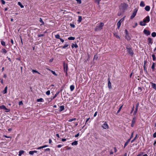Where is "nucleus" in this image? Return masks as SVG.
I'll list each match as a JSON object with an SVG mask.
<instances>
[{"label": "nucleus", "instance_id": "1", "mask_svg": "<svg viewBox=\"0 0 156 156\" xmlns=\"http://www.w3.org/2000/svg\"><path fill=\"white\" fill-rule=\"evenodd\" d=\"M104 24L103 23H101L98 24L95 28V30L96 31H99L103 28Z\"/></svg>", "mask_w": 156, "mask_h": 156}, {"label": "nucleus", "instance_id": "2", "mask_svg": "<svg viewBox=\"0 0 156 156\" xmlns=\"http://www.w3.org/2000/svg\"><path fill=\"white\" fill-rule=\"evenodd\" d=\"M126 48L127 49V52L129 55H130L132 56H133V55L134 53L131 48L128 46H126Z\"/></svg>", "mask_w": 156, "mask_h": 156}, {"label": "nucleus", "instance_id": "3", "mask_svg": "<svg viewBox=\"0 0 156 156\" xmlns=\"http://www.w3.org/2000/svg\"><path fill=\"white\" fill-rule=\"evenodd\" d=\"M125 16L124 17L122 18L117 23V26L118 29H119L121 26V23L124 20Z\"/></svg>", "mask_w": 156, "mask_h": 156}, {"label": "nucleus", "instance_id": "4", "mask_svg": "<svg viewBox=\"0 0 156 156\" xmlns=\"http://www.w3.org/2000/svg\"><path fill=\"white\" fill-rule=\"evenodd\" d=\"M137 11V9H134L133 12L130 17V18L131 19H133V18L135 17V16L136 15Z\"/></svg>", "mask_w": 156, "mask_h": 156}, {"label": "nucleus", "instance_id": "5", "mask_svg": "<svg viewBox=\"0 0 156 156\" xmlns=\"http://www.w3.org/2000/svg\"><path fill=\"white\" fill-rule=\"evenodd\" d=\"M143 21L145 23H148L150 21V17L147 16L143 20Z\"/></svg>", "mask_w": 156, "mask_h": 156}, {"label": "nucleus", "instance_id": "6", "mask_svg": "<svg viewBox=\"0 0 156 156\" xmlns=\"http://www.w3.org/2000/svg\"><path fill=\"white\" fill-rule=\"evenodd\" d=\"M102 127L104 129H108V126L106 122H105L102 125Z\"/></svg>", "mask_w": 156, "mask_h": 156}, {"label": "nucleus", "instance_id": "7", "mask_svg": "<svg viewBox=\"0 0 156 156\" xmlns=\"http://www.w3.org/2000/svg\"><path fill=\"white\" fill-rule=\"evenodd\" d=\"M136 117H133V119L132 120V124H131V127H133L134 126V124L136 122Z\"/></svg>", "mask_w": 156, "mask_h": 156}, {"label": "nucleus", "instance_id": "8", "mask_svg": "<svg viewBox=\"0 0 156 156\" xmlns=\"http://www.w3.org/2000/svg\"><path fill=\"white\" fill-rule=\"evenodd\" d=\"M144 32L145 34L147 36L149 35L150 34V31L146 29L144 30Z\"/></svg>", "mask_w": 156, "mask_h": 156}, {"label": "nucleus", "instance_id": "9", "mask_svg": "<svg viewBox=\"0 0 156 156\" xmlns=\"http://www.w3.org/2000/svg\"><path fill=\"white\" fill-rule=\"evenodd\" d=\"M63 67L64 72L67 71L68 66L67 65H66L65 63H64L63 64Z\"/></svg>", "mask_w": 156, "mask_h": 156}, {"label": "nucleus", "instance_id": "10", "mask_svg": "<svg viewBox=\"0 0 156 156\" xmlns=\"http://www.w3.org/2000/svg\"><path fill=\"white\" fill-rule=\"evenodd\" d=\"M151 84V87L155 90H156V84L153 83H150Z\"/></svg>", "mask_w": 156, "mask_h": 156}, {"label": "nucleus", "instance_id": "11", "mask_svg": "<svg viewBox=\"0 0 156 156\" xmlns=\"http://www.w3.org/2000/svg\"><path fill=\"white\" fill-rule=\"evenodd\" d=\"M0 108L1 109H3L5 110H8V109L4 105L0 106Z\"/></svg>", "mask_w": 156, "mask_h": 156}, {"label": "nucleus", "instance_id": "12", "mask_svg": "<svg viewBox=\"0 0 156 156\" xmlns=\"http://www.w3.org/2000/svg\"><path fill=\"white\" fill-rule=\"evenodd\" d=\"M140 24L142 26H145L146 24L143 21H140Z\"/></svg>", "mask_w": 156, "mask_h": 156}, {"label": "nucleus", "instance_id": "13", "mask_svg": "<svg viewBox=\"0 0 156 156\" xmlns=\"http://www.w3.org/2000/svg\"><path fill=\"white\" fill-rule=\"evenodd\" d=\"M72 48H73L74 47H75L76 48L78 47V46L77 45V44H76V43H75V44L73 43L72 44Z\"/></svg>", "mask_w": 156, "mask_h": 156}, {"label": "nucleus", "instance_id": "14", "mask_svg": "<svg viewBox=\"0 0 156 156\" xmlns=\"http://www.w3.org/2000/svg\"><path fill=\"white\" fill-rule=\"evenodd\" d=\"M130 139H128L127 141L125 143L124 145V148H125L129 144V142H130Z\"/></svg>", "mask_w": 156, "mask_h": 156}, {"label": "nucleus", "instance_id": "15", "mask_svg": "<svg viewBox=\"0 0 156 156\" xmlns=\"http://www.w3.org/2000/svg\"><path fill=\"white\" fill-rule=\"evenodd\" d=\"M150 7L149 6H146L145 8V9L147 11H149L150 10Z\"/></svg>", "mask_w": 156, "mask_h": 156}, {"label": "nucleus", "instance_id": "16", "mask_svg": "<svg viewBox=\"0 0 156 156\" xmlns=\"http://www.w3.org/2000/svg\"><path fill=\"white\" fill-rule=\"evenodd\" d=\"M64 109V106L63 105L61 106H60V109L59 110V112H61Z\"/></svg>", "mask_w": 156, "mask_h": 156}, {"label": "nucleus", "instance_id": "17", "mask_svg": "<svg viewBox=\"0 0 156 156\" xmlns=\"http://www.w3.org/2000/svg\"><path fill=\"white\" fill-rule=\"evenodd\" d=\"M148 41L149 44H152L153 42L152 40V39L150 37H149L148 39Z\"/></svg>", "mask_w": 156, "mask_h": 156}, {"label": "nucleus", "instance_id": "18", "mask_svg": "<svg viewBox=\"0 0 156 156\" xmlns=\"http://www.w3.org/2000/svg\"><path fill=\"white\" fill-rule=\"evenodd\" d=\"M24 153V151L23 150H21L19 151V156H21L22 154Z\"/></svg>", "mask_w": 156, "mask_h": 156}, {"label": "nucleus", "instance_id": "19", "mask_svg": "<svg viewBox=\"0 0 156 156\" xmlns=\"http://www.w3.org/2000/svg\"><path fill=\"white\" fill-rule=\"evenodd\" d=\"M145 5L144 2L141 1L140 4V6L141 7H143Z\"/></svg>", "mask_w": 156, "mask_h": 156}, {"label": "nucleus", "instance_id": "20", "mask_svg": "<svg viewBox=\"0 0 156 156\" xmlns=\"http://www.w3.org/2000/svg\"><path fill=\"white\" fill-rule=\"evenodd\" d=\"M78 144L77 141H75L72 143V145H76Z\"/></svg>", "mask_w": 156, "mask_h": 156}, {"label": "nucleus", "instance_id": "21", "mask_svg": "<svg viewBox=\"0 0 156 156\" xmlns=\"http://www.w3.org/2000/svg\"><path fill=\"white\" fill-rule=\"evenodd\" d=\"M82 17L81 16H78V21L79 22V23H80V22H81L82 20Z\"/></svg>", "mask_w": 156, "mask_h": 156}, {"label": "nucleus", "instance_id": "22", "mask_svg": "<svg viewBox=\"0 0 156 156\" xmlns=\"http://www.w3.org/2000/svg\"><path fill=\"white\" fill-rule=\"evenodd\" d=\"M7 87H5L4 90L3 91V92L4 94H6L7 92Z\"/></svg>", "mask_w": 156, "mask_h": 156}, {"label": "nucleus", "instance_id": "23", "mask_svg": "<svg viewBox=\"0 0 156 156\" xmlns=\"http://www.w3.org/2000/svg\"><path fill=\"white\" fill-rule=\"evenodd\" d=\"M70 89L71 91H72L74 89V87L73 85H72L70 86Z\"/></svg>", "mask_w": 156, "mask_h": 156}, {"label": "nucleus", "instance_id": "24", "mask_svg": "<svg viewBox=\"0 0 156 156\" xmlns=\"http://www.w3.org/2000/svg\"><path fill=\"white\" fill-rule=\"evenodd\" d=\"M39 21L42 23V24L41 25H43L44 24V23L42 19L41 18H40L39 19Z\"/></svg>", "mask_w": 156, "mask_h": 156}, {"label": "nucleus", "instance_id": "25", "mask_svg": "<svg viewBox=\"0 0 156 156\" xmlns=\"http://www.w3.org/2000/svg\"><path fill=\"white\" fill-rule=\"evenodd\" d=\"M37 102H42L44 101V100L42 98H40V99H37Z\"/></svg>", "mask_w": 156, "mask_h": 156}, {"label": "nucleus", "instance_id": "26", "mask_svg": "<svg viewBox=\"0 0 156 156\" xmlns=\"http://www.w3.org/2000/svg\"><path fill=\"white\" fill-rule=\"evenodd\" d=\"M75 39V37H70L68 38L69 40H73Z\"/></svg>", "mask_w": 156, "mask_h": 156}, {"label": "nucleus", "instance_id": "27", "mask_svg": "<svg viewBox=\"0 0 156 156\" xmlns=\"http://www.w3.org/2000/svg\"><path fill=\"white\" fill-rule=\"evenodd\" d=\"M1 51L4 54H5L7 52L6 50L5 49H2Z\"/></svg>", "mask_w": 156, "mask_h": 156}, {"label": "nucleus", "instance_id": "28", "mask_svg": "<svg viewBox=\"0 0 156 156\" xmlns=\"http://www.w3.org/2000/svg\"><path fill=\"white\" fill-rule=\"evenodd\" d=\"M155 63L153 62V65L151 66V68L153 69V71H154V67H155Z\"/></svg>", "mask_w": 156, "mask_h": 156}, {"label": "nucleus", "instance_id": "29", "mask_svg": "<svg viewBox=\"0 0 156 156\" xmlns=\"http://www.w3.org/2000/svg\"><path fill=\"white\" fill-rule=\"evenodd\" d=\"M137 134H136V136L134 137V138L131 141V143H132L134 141L136 140V138L137 137Z\"/></svg>", "mask_w": 156, "mask_h": 156}, {"label": "nucleus", "instance_id": "30", "mask_svg": "<svg viewBox=\"0 0 156 156\" xmlns=\"http://www.w3.org/2000/svg\"><path fill=\"white\" fill-rule=\"evenodd\" d=\"M151 36L153 37H155L156 36V33L155 32H153L151 34Z\"/></svg>", "mask_w": 156, "mask_h": 156}, {"label": "nucleus", "instance_id": "31", "mask_svg": "<svg viewBox=\"0 0 156 156\" xmlns=\"http://www.w3.org/2000/svg\"><path fill=\"white\" fill-rule=\"evenodd\" d=\"M76 120V118H74L73 119H70L68 121L69 122H71L73 121H75Z\"/></svg>", "mask_w": 156, "mask_h": 156}, {"label": "nucleus", "instance_id": "32", "mask_svg": "<svg viewBox=\"0 0 156 156\" xmlns=\"http://www.w3.org/2000/svg\"><path fill=\"white\" fill-rule=\"evenodd\" d=\"M69 46V45L68 44H65L64 45V46H63L62 48H65L66 47H67Z\"/></svg>", "mask_w": 156, "mask_h": 156}, {"label": "nucleus", "instance_id": "33", "mask_svg": "<svg viewBox=\"0 0 156 156\" xmlns=\"http://www.w3.org/2000/svg\"><path fill=\"white\" fill-rule=\"evenodd\" d=\"M152 58H153V61H155V60H156V58H155V56L154 55V54H152Z\"/></svg>", "mask_w": 156, "mask_h": 156}, {"label": "nucleus", "instance_id": "34", "mask_svg": "<svg viewBox=\"0 0 156 156\" xmlns=\"http://www.w3.org/2000/svg\"><path fill=\"white\" fill-rule=\"evenodd\" d=\"M55 37L56 38H57V39H60V36L59 34H56V35H55Z\"/></svg>", "mask_w": 156, "mask_h": 156}, {"label": "nucleus", "instance_id": "35", "mask_svg": "<svg viewBox=\"0 0 156 156\" xmlns=\"http://www.w3.org/2000/svg\"><path fill=\"white\" fill-rule=\"evenodd\" d=\"M18 4L19 5H20L21 8H23V6L21 4V3L20 2H18Z\"/></svg>", "mask_w": 156, "mask_h": 156}, {"label": "nucleus", "instance_id": "36", "mask_svg": "<svg viewBox=\"0 0 156 156\" xmlns=\"http://www.w3.org/2000/svg\"><path fill=\"white\" fill-rule=\"evenodd\" d=\"M108 87L109 88H111V83H110V82L109 81L108 82Z\"/></svg>", "mask_w": 156, "mask_h": 156}, {"label": "nucleus", "instance_id": "37", "mask_svg": "<svg viewBox=\"0 0 156 156\" xmlns=\"http://www.w3.org/2000/svg\"><path fill=\"white\" fill-rule=\"evenodd\" d=\"M1 44H2V45H3V46H5V42L4 41H1Z\"/></svg>", "mask_w": 156, "mask_h": 156}, {"label": "nucleus", "instance_id": "38", "mask_svg": "<svg viewBox=\"0 0 156 156\" xmlns=\"http://www.w3.org/2000/svg\"><path fill=\"white\" fill-rule=\"evenodd\" d=\"M137 110H138V109L136 108L134 112V113H133L134 115H135L136 114L137 112Z\"/></svg>", "mask_w": 156, "mask_h": 156}, {"label": "nucleus", "instance_id": "39", "mask_svg": "<svg viewBox=\"0 0 156 156\" xmlns=\"http://www.w3.org/2000/svg\"><path fill=\"white\" fill-rule=\"evenodd\" d=\"M32 71L33 73H37L38 74H40V73H38L37 71V70H35L33 69V70H32Z\"/></svg>", "mask_w": 156, "mask_h": 156}, {"label": "nucleus", "instance_id": "40", "mask_svg": "<svg viewBox=\"0 0 156 156\" xmlns=\"http://www.w3.org/2000/svg\"><path fill=\"white\" fill-rule=\"evenodd\" d=\"M122 105L119 108V110H118L117 112V113H119L120 111V110H121V109H122Z\"/></svg>", "mask_w": 156, "mask_h": 156}, {"label": "nucleus", "instance_id": "41", "mask_svg": "<svg viewBox=\"0 0 156 156\" xmlns=\"http://www.w3.org/2000/svg\"><path fill=\"white\" fill-rule=\"evenodd\" d=\"M59 92H58L56 94H55L54 96L53 97V99H54V98H55V97H57V95L58 94H59Z\"/></svg>", "mask_w": 156, "mask_h": 156}, {"label": "nucleus", "instance_id": "42", "mask_svg": "<svg viewBox=\"0 0 156 156\" xmlns=\"http://www.w3.org/2000/svg\"><path fill=\"white\" fill-rule=\"evenodd\" d=\"M46 94L47 95H49L50 94V91L48 90V91H47L46 92Z\"/></svg>", "mask_w": 156, "mask_h": 156}, {"label": "nucleus", "instance_id": "43", "mask_svg": "<svg viewBox=\"0 0 156 156\" xmlns=\"http://www.w3.org/2000/svg\"><path fill=\"white\" fill-rule=\"evenodd\" d=\"M77 2V3L79 4H81V0H76Z\"/></svg>", "mask_w": 156, "mask_h": 156}, {"label": "nucleus", "instance_id": "44", "mask_svg": "<svg viewBox=\"0 0 156 156\" xmlns=\"http://www.w3.org/2000/svg\"><path fill=\"white\" fill-rule=\"evenodd\" d=\"M29 154H30L33 155L34 154V153L33 151H29Z\"/></svg>", "mask_w": 156, "mask_h": 156}, {"label": "nucleus", "instance_id": "45", "mask_svg": "<svg viewBox=\"0 0 156 156\" xmlns=\"http://www.w3.org/2000/svg\"><path fill=\"white\" fill-rule=\"evenodd\" d=\"M51 72L53 74L55 75H57L55 73V71H54L52 70L51 71Z\"/></svg>", "mask_w": 156, "mask_h": 156}, {"label": "nucleus", "instance_id": "46", "mask_svg": "<svg viewBox=\"0 0 156 156\" xmlns=\"http://www.w3.org/2000/svg\"><path fill=\"white\" fill-rule=\"evenodd\" d=\"M126 39L128 40H129L130 39V37H129L128 36H127V35H126Z\"/></svg>", "mask_w": 156, "mask_h": 156}, {"label": "nucleus", "instance_id": "47", "mask_svg": "<svg viewBox=\"0 0 156 156\" xmlns=\"http://www.w3.org/2000/svg\"><path fill=\"white\" fill-rule=\"evenodd\" d=\"M138 89L139 92H141L142 90V89L140 87H138Z\"/></svg>", "mask_w": 156, "mask_h": 156}, {"label": "nucleus", "instance_id": "48", "mask_svg": "<svg viewBox=\"0 0 156 156\" xmlns=\"http://www.w3.org/2000/svg\"><path fill=\"white\" fill-rule=\"evenodd\" d=\"M44 36V34H39L38 35V37H43V36Z\"/></svg>", "mask_w": 156, "mask_h": 156}, {"label": "nucleus", "instance_id": "49", "mask_svg": "<svg viewBox=\"0 0 156 156\" xmlns=\"http://www.w3.org/2000/svg\"><path fill=\"white\" fill-rule=\"evenodd\" d=\"M1 2L3 4H5V1L3 0H1Z\"/></svg>", "mask_w": 156, "mask_h": 156}, {"label": "nucleus", "instance_id": "50", "mask_svg": "<svg viewBox=\"0 0 156 156\" xmlns=\"http://www.w3.org/2000/svg\"><path fill=\"white\" fill-rule=\"evenodd\" d=\"M133 132L131 134V136H130V137L129 139H130V140L131 139V138L133 137Z\"/></svg>", "mask_w": 156, "mask_h": 156}, {"label": "nucleus", "instance_id": "51", "mask_svg": "<svg viewBox=\"0 0 156 156\" xmlns=\"http://www.w3.org/2000/svg\"><path fill=\"white\" fill-rule=\"evenodd\" d=\"M70 26L73 28H74L75 27V26L73 24H70Z\"/></svg>", "mask_w": 156, "mask_h": 156}, {"label": "nucleus", "instance_id": "52", "mask_svg": "<svg viewBox=\"0 0 156 156\" xmlns=\"http://www.w3.org/2000/svg\"><path fill=\"white\" fill-rule=\"evenodd\" d=\"M50 151V149L49 148H47V149H46L45 150V151Z\"/></svg>", "mask_w": 156, "mask_h": 156}, {"label": "nucleus", "instance_id": "53", "mask_svg": "<svg viewBox=\"0 0 156 156\" xmlns=\"http://www.w3.org/2000/svg\"><path fill=\"white\" fill-rule=\"evenodd\" d=\"M153 136L154 138L156 137V132H155L154 133Z\"/></svg>", "mask_w": 156, "mask_h": 156}, {"label": "nucleus", "instance_id": "54", "mask_svg": "<svg viewBox=\"0 0 156 156\" xmlns=\"http://www.w3.org/2000/svg\"><path fill=\"white\" fill-rule=\"evenodd\" d=\"M66 140V139H65V138H62V141L63 142H64V141H65Z\"/></svg>", "mask_w": 156, "mask_h": 156}, {"label": "nucleus", "instance_id": "55", "mask_svg": "<svg viewBox=\"0 0 156 156\" xmlns=\"http://www.w3.org/2000/svg\"><path fill=\"white\" fill-rule=\"evenodd\" d=\"M19 105H23V103L22 102V101H20L19 103Z\"/></svg>", "mask_w": 156, "mask_h": 156}, {"label": "nucleus", "instance_id": "56", "mask_svg": "<svg viewBox=\"0 0 156 156\" xmlns=\"http://www.w3.org/2000/svg\"><path fill=\"white\" fill-rule=\"evenodd\" d=\"M79 136V133H77V134H76L75 136V137H78Z\"/></svg>", "mask_w": 156, "mask_h": 156}, {"label": "nucleus", "instance_id": "57", "mask_svg": "<svg viewBox=\"0 0 156 156\" xmlns=\"http://www.w3.org/2000/svg\"><path fill=\"white\" fill-rule=\"evenodd\" d=\"M62 146V145H60V144H59V145H58L57 146V147H58V148H60V147H61Z\"/></svg>", "mask_w": 156, "mask_h": 156}, {"label": "nucleus", "instance_id": "58", "mask_svg": "<svg viewBox=\"0 0 156 156\" xmlns=\"http://www.w3.org/2000/svg\"><path fill=\"white\" fill-rule=\"evenodd\" d=\"M137 23H135V26H133V28H135V27H136V26H137Z\"/></svg>", "mask_w": 156, "mask_h": 156}, {"label": "nucleus", "instance_id": "59", "mask_svg": "<svg viewBox=\"0 0 156 156\" xmlns=\"http://www.w3.org/2000/svg\"><path fill=\"white\" fill-rule=\"evenodd\" d=\"M134 106H133L132 108V111H131V113L133 112L134 111Z\"/></svg>", "mask_w": 156, "mask_h": 156}, {"label": "nucleus", "instance_id": "60", "mask_svg": "<svg viewBox=\"0 0 156 156\" xmlns=\"http://www.w3.org/2000/svg\"><path fill=\"white\" fill-rule=\"evenodd\" d=\"M97 112H96L94 114V117H95V116L97 115Z\"/></svg>", "mask_w": 156, "mask_h": 156}, {"label": "nucleus", "instance_id": "61", "mask_svg": "<svg viewBox=\"0 0 156 156\" xmlns=\"http://www.w3.org/2000/svg\"><path fill=\"white\" fill-rule=\"evenodd\" d=\"M43 148V146H41V147H39L37 148V149H41Z\"/></svg>", "mask_w": 156, "mask_h": 156}, {"label": "nucleus", "instance_id": "62", "mask_svg": "<svg viewBox=\"0 0 156 156\" xmlns=\"http://www.w3.org/2000/svg\"><path fill=\"white\" fill-rule=\"evenodd\" d=\"M59 39L60 40V41H61V42H62L63 43V42H64V40H63V39H62V38H60V39Z\"/></svg>", "mask_w": 156, "mask_h": 156}, {"label": "nucleus", "instance_id": "63", "mask_svg": "<svg viewBox=\"0 0 156 156\" xmlns=\"http://www.w3.org/2000/svg\"><path fill=\"white\" fill-rule=\"evenodd\" d=\"M11 43L12 44H14L13 41V40L12 39L11 40Z\"/></svg>", "mask_w": 156, "mask_h": 156}, {"label": "nucleus", "instance_id": "64", "mask_svg": "<svg viewBox=\"0 0 156 156\" xmlns=\"http://www.w3.org/2000/svg\"><path fill=\"white\" fill-rule=\"evenodd\" d=\"M139 106V103H137L136 105V108H138V107Z\"/></svg>", "mask_w": 156, "mask_h": 156}]
</instances>
